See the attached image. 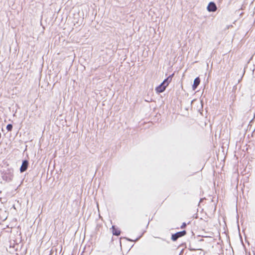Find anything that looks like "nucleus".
Returning a JSON list of instances; mask_svg holds the SVG:
<instances>
[{
  "instance_id": "nucleus-1",
  "label": "nucleus",
  "mask_w": 255,
  "mask_h": 255,
  "mask_svg": "<svg viewBox=\"0 0 255 255\" xmlns=\"http://www.w3.org/2000/svg\"><path fill=\"white\" fill-rule=\"evenodd\" d=\"M172 77L171 76H169L165 79L160 85L156 88L155 90L156 92L159 93L163 92L165 90L166 87L170 83Z\"/></svg>"
},
{
  "instance_id": "nucleus-2",
  "label": "nucleus",
  "mask_w": 255,
  "mask_h": 255,
  "mask_svg": "<svg viewBox=\"0 0 255 255\" xmlns=\"http://www.w3.org/2000/svg\"><path fill=\"white\" fill-rule=\"evenodd\" d=\"M186 234V231H181L178 233H176V234H174L172 235L171 239L175 241H176L179 237H182L184 236Z\"/></svg>"
},
{
  "instance_id": "nucleus-3",
  "label": "nucleus",
  "mask_w": 255,
  "mask_h": 255,
  "mask_svg": "<svg viewBox=\"0 0 255 255\" xmlns=\"http://www.w3.org/2000/svg\"><path fill=\"white\" fill-rule=\"evenodd\" d=\"M207 10L209 12L215 11L217 10L216 4L214 2H210L207 6Z\"/></svg>"
},
{
  "instance_id": "nucleus-4",
  "label": "nucleus",
  "mask_w": 255,
  "mask_h": 255,
  "mask_svg": "<svg viewBox=\"0 0 255 255\" xmlns=\"http://www.w3.org/2000/svg\"><path fill=\"white\" fill-rule=\"evenodd\" d=\"M28 162L27 160H24L22 162V165L21 166V167L20 168V170L21 172H23L25 171L28 166Z\"/></svg>"
},
{
  "instance_id": "nucleus-5",
  "label": "nucleus",
  "mask_w": 255,
  "mask_h": 255,
  "mask_svg": "<svg viewBox=\"0 0 255 255\" xmlns=\"http://www.w3.org/2000/svg\"><path fill=\"white\" fill-rule=\"evenodd\" d=\"M200 82V79L199 77H197L195 79V80L194 81L193 85L192 86V89L193 90H195L197 88L198 86L199 85Z\"/></svg>"
},
{
  "instance_id": "nucleus-6",
  "label": "nucleus",
  "mask_w": 255,
  "mask_h": 255,
  "mask_svg": "<svg viewBox=\"0 0 255 255\" xmlns=\"http://www.w3.org/2000/svg\"><path fill=\"white\" fill-rule=\"evenodd\" d=\"M112 229H113V235H116V236H119L120 235V233H121L120 231L119 230L116 229L115 226H113Z\"/></svg>"
},
{
  "instance_id": "nucleus-7",
  "label": "nucleus",
  "mask_w": 255,
  "mask_h": 255,
  "mask_svg": "<svg viewBox=\"0 0 255 255\" xmlns=\"http://www.w3.org/2000/svg\"><path fill=\"white\" fill-rule=\"evenodd\" d=\"M12 128V125L11 124H8L6 126V129L8 131H11Z\"/></svg>"
},
{
  "instance_id": "nucleus-8",
  "label": "nucleus",
  "mask_w": 255,
  "mask_h": 255,
  "mask_svg": "<svg viewBox=\"0 0 255 255\" xmlns=\"http://www.w3.org/2000/svg\"><path fill=\"white\" fill-rule=\"evenodd\" d=\"M186 224L185 223H184L181 227V228H184L186 227Z\"/></svg>"
}]
</instances>
